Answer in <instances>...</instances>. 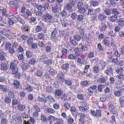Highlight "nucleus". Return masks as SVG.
Returning <instances> with one entry per match:
<instances>
[{
    "label": "nucleus",
    "instance_id": "1",
    "mask_svg": "<svg viewBox=\"0 0 124 124\" xmlns=\"http://www.w3.org/2000/svg\"><path fill=\"white\" fill-rule=\"evenodd\" d=\"M77 2L76 0H70L68 4H66L65 8L70 12H72L73 7Z\"/></svg>",
    "mask_w": 124,
    "mask_h": 124
},
{
    "label": "nucleus",
    "instance_id": "2",
    "mask_svg": "<svg viewBox=\"0 0 124 124\" xmlns=\"http://www.w3.org/2000/svg\"><path fill=\"white\" fill-rule=\"evenodd\" d=\"M53 18V16L50 13L45 12L43 16V19L45 22L50 23L52 22V20Z\"/></svg>",
    "mask_w": 124,
    "mask_h": 124
},
{
    "label": "nucleus",
    "instance_id": "3",
    "mask_svg": "<svg viewBox=\"0 0 124 124\" xmlns=\"http://www.w3.org/2000/svg\"><path fill=\"white\" fill-rule=\"evenodd\" d=\"M58 31V28H55L52 31L51 35V38L52 40H55L56 41H57L58 37L59 36Z\"/></svg>",
    "mask_w": 124,
    "mask_h": 124
},
{
    "label": "nucleus",
    "instance_id": "4",
    "mask_svg": "<svg viewBox=\"0 0 124 124\" xmlns=\"http://www.w3.org/2000/svg\"><path fill=\"white\" fill-rule=\"evenodd\" d=\"M9 82L13 85L15 89H17L19 88L20 85V83L19 81L16 79L13 78H10L8 80Z\"/></svg>",
    "mask_w": 124,
    "mask_h": 124
},
{
    "label": "nucleus",
    "instance_id": "5",
    "mask_svg": "<svg viewBox=\"0 0 124 124\" xmlns=\"http://www.w3.org/2000/svg\"><path fill=\"white\" fill-rule=\"evenodd\" d=\"M18 63V61L15 60H14L12 62H11L10 64V70L12 71V72H15L18 70L17 66Z\"/></svg>",
    "mask_w": 124,
    "mask_h": 124
},
{
    "label": "nucleus",
    "instance_id": "6",
    "mask_svg": "<svg viewBox=\"0 0 124 124\" xmlns=\"http://www.w3.org/2000/svg\"><path fill=\"white\" fill-rule=\"evenodd\" d=\"M97 88V86L95 85L90 86L88 89V92L87 93V95L89 96H92L94 93L97 91L96 89Z\"/></svg>",
    "mask_w": 124,
    "mask_h": 124
},
{
    "label": "nucleus",
    "instance_id": "7",
    "mask_svg": "<svg viewBox=\"0 0 124 124\" xmlns=\"http://www.w3.org/2000/svg\"><path fill=\"white\" fill-rule=\"evenodd\" d=\"M90 113L93 116L98 117H101L102 116L101 110L97 109L95 111L91 110Z\"/></svg>",
    "mask_w": 124,
    "mask_h": 124
},
{
    "label": "nucleus",
    "instance_id": "8",
    "mask_svg": "<svg viewBox=\"0 0 124 124\" xmlns=\"http://www.w3.org/2000/svg\"><path fill=\"white\" fill-rule=\"evenodd\" d=\"M113 70L111 65H108L107 67L106 70L104 71V73L107 75H110L113 74Z\"/></svg>",
    "mask_w": 124,
    "mask_h": 124
},
{
    "label": "nucleus",
    "instance_id": "9",
    "mask_svg": "<svg viewBox=\"0 0 124 124\" xmlns=\"http://www.w3.org/2000/svg\"><path fill=\"white\" fill-rule=\"evenodd\" d=\"M12 118L13 120L15 121L16 124H21L23 122V120L21 117L16 115H13Z\"/></svg>",
    "mask_w": 124,
    "mask_h": 124
},
{
    "label": "nucleus",
    "instance_id": "10",
    "mask_svg": "<svg viewBox=\"0 0 124 124\" xmlns=\"http://www.w3.org/2000/svg\"><path fill=\"white\" fill-rule=\"evenodd\" d=\"M49 82H50L51 84L54 88L58 89L60 87L59 82L57 81L51 79L49 80Z\"/></svg>",
    "mask_w": 124,
    "mask_h": 124
},
{
    "label": "nucleus",
    "instance_id": "11",
    "mask_svg": "<svg viewBox=\"0 0 124 124\" xmlns=\"http://www.w3.org/2000/svg\"><path fill=\"white\" fill-rule=\"evenodd\" d=\"M89 6L88 5H85L80 8H79L78 12L80 13L84 14L86 12Z\"/></svg>",
    "mask_w": 124,
    "mask_h": 124
},
{
    "label": "nucleus",
    "instance_id": "12",
    "mask_svg": "<svg viewBox=\"0 0 124 124\" xmlns=\"http://www.w3.org/2000/svg\"><path fill=\"white\" fill-rule=\"evenodd\" d=\"M87 104L86 103L84 102L82 103V105L79 107V110L83 112H85L88 110L87 107Z\"/></svg>",
    "mask_w": 124,
    "mask_h": 124
},
{
    "label": "nucleus",
    "instance_id": "13",
    "mask_svg": "<svg viewBox=\"0 0 124 124\" xmlns=\"http://www.w3.org/2000/svg\"><path fill=\"white\" fill-rule=\"evenodd\" d=\"M21 116L22 117L24 122L30 123H29V119L30 117L29 116L26 114L25 113H23L21 114Z\"/></svg>",
    "mask_w": 124,
    "mask_h": 124
},
{
    "label": "nucleus",
    "instance_id": "14",
    "mask_svg": "<svg viewBox=\"0 0 124 124\" xmlns=\"http://www.w3.org/2000/svg\"><path fill=\"white\" fill-rule=\"evenodd\" d=\"M13 76L15 78L20 79L21 77V74L18 71V70L12 72Z\"/></svg>",
    "mask_w": 124,
    "mask_h": 124
},
{
    "label": "nucleus",
    "instance_id": "15",
    "mask_svg": "<svg viewBox=\"0 0 124 124\" xmlns=\"http://www.w3.org/2000/svg\"><path fill=\"white\" fill-rule=\"evenodd\" d=\"M7 55V53L1 50H0V59L2 61L5 60L6 58L5 56Z\"/></svg>",
    "mask_w": 124,
    "mask_h": 124
},
{
    "label": "nucleus",
    "instance_id": "16",
    "mask_svg": "<svg viewBox=\"0 0 124 124\" xmlns=\"http://www.w3.org/2000/svg\"><path fill=\"white\" fill-rule=\"evenodd\" d=\"M21 29L22 31L24 32H29L30 31L29 27L26 25H23L21 27Z\"/></svg>",
    "mask_w": 124,
    "mask_h": 124
},
{
    "label": "nucleus",
    "instance_id": "17",
    "mask_svg": "<svg viewBox=\"0 0 124 124\" xmlns=\"http://www.w3.org/2000/svg\"><path fill=\"white\" fill-rule=\"evenodd\" d=\"M55 118L54 116L50 115L47 117V122H49V124H53Z\"/></svg>",
    "mask_w": 124,
    "mask_h": 124
},
{
    "label": "nucleus",
    "instance_id": "18",
    "mask_svg": "<svg viewBox=\"0 0 124 124\" xmlns=\"http://www.w3.org/2000/svg\"><path fill=\"white\" fill-rule=\"evenodd\" d=\"M79 46H81L80 49L81 51L83 52L84 53L85 51H86L88 50V46L86 45L84 46L81 43L79 44Z\"/></svg>",
    "mask_w": 124,
    "mask_h": 124
},
{
    "label": "nucleus",
    "instance_id": "19",
    "mask_svg": "<svg viewBox=\"0 0 124 124\" xmlns=\"http://www.w3.org/2000/svg\"><path fill=\"white\" fill-rule=\"evenodd\" d=\"M63 92L61 89H57L55 91L54 93L55 95L59 97H60L63 94Z\"/></svg>",
    "mask_w": 124,
    "mask_h": 124
},
{
    "label": "nucleus",
    "instance_id": "20",
    "mask_svg": "<svg viewBox=\"0 0 124 124\" xmlns=\"http://www.w3.org/2000/svg\"><path fill=\"white\" fill-rule=\"evenodd\" d=\"M0 66L1 69L3 70H6L8 67V62L6 61L1 63Z\"/></svg>",
    "mask_w": 124,
    "mask_h": 124
},
{
    "label": "nucleus",
    "instance_id": "21",
    "mask_svg": "<svg viewBox=\"0 0 124 124\" xmlns=\"http://www.w3.org/2000/svg\"><path fill=\"white\" fill-rule=\"evenodd\" d=\"M107 81V79L105 77H102L99 78L97 80L98 82L101 84L106 83Z\"/></svg>",
    "mask_w": 124,
    "mask_h": 124
},
{
    "label": "nucleus",
    "instance_id": "22",
    "mask_svg": "<svg viewBox=\"0 0 124 124\" xmlns=\"http://www.w3.org/2000/svg\"><path fill=\"white\" fill-rule=\"evenodd\" d=\"M98 20L101 21L105 20L107 18L106 16L102 14H99L98 16Z\"/></svg>",
    "mask_w": 124,
    "mask_h": 124
},
{
    "label": "nucleus",
    "instance_id": "23",
    "mask_svg": "<svg viewBox=\"0 0 124 124\" xmlns=\"http://www.w3.org/2000/svg\"><path fill=\"white\" fill-rule=\"evenodd\" d=\"M26 55L27 59H30L33 56V52L31 50H27L26 52Z\"/></svg>",
    "mask_w": 124,
    "mask_h": 124
},
{
    "label": "nucleus",
    "instance_id": "24",
    "mask_svg": "<svg viewBox=\"0 0 124 124\" xmlns=\"http://www.w3.org/2000/svg\"><path fill=\"white\" fill-rule=\"evenodd\" d=\"M43 72L41 70H38L35 73V75L38 77L41 78L43 76Z\"/></svg>",
    "mask_w": 124,
    "mask_h": 124
},
{
    "label": "nucleus",
    "instance_id": "25",
    "mask_svg": "<svg viewBox=\"0 0 124 124\" xmlns=\"http://www.w3.org/2000/svg\"><path fill=\"white\" fill-rule=\"evenodd\" d=\"M45 33L44 32H41L38 34L37 37L39 39L42 40H45Z\"/></svg>",
    "mask_w": 124,
    "mask_h": 124
},
{
    "label": "nucleus",
    "instance_id": "26",
    "mask_svg": "<svg viewBox=\"0 0 124 124\" xmlns=\"http://www.w3.org/2000/svg\"><path fill=\"white\" fill-rule=\"evenodd\" d=\"M60 20L62 25L64 28H66L67 26L69 25V24L68 23L67 21L65 19H63L62 20Z\"/></svg>",
    "mask_w": 124,
    "mask_h": 124
},
{
    "label": "nucleus",
    "instance_id": "27",
    "mask_svg": "<svg viewBox=\"0 0 124 124\" xmlns=\"http://www.w3.org/2000/svg\"><path fill=\"white\" fill-rule=\"evenodd\" d=\"M37 99L39 102L42 103H45L47 101L46 97H40V96H39Z\"/></svg>",
    "mask_w": 124,
    "mask_h": 124
},
{
    "label": "nucleus",
    "instance_id": "28",
    "mask_svg": "<svg viewBox=\"0 0 124 124\" xmlns=\"http://www.w3.org/2000/svg\"><path fill=\"white\" fill-rule=\"evenodd\" d=\"M33 39L32 37H28L26 41L27 44L28 46H31L33 41Z\"/></svg>",
    "mask_w": 124,
    "mask_h": 124
},
{
    "label": "nucleus",
    "instance_id": "29",
    "mask_svg": "<svg viewBox=\"0 0 124 124\" xmlns=\"http://www.w3.org/2000/svg\"><path fill=\"white\" fill-rule=\"evenodd\" d=\"M44 64L48 65H50L52 63L53 61L51 59H48L46 60H44L43 61Z\"/></svg>",
    "mask_w": 124,
    "mask_h": 124
},
{
    "label": "nucleus",
    "instance_id": "30",
    "mask_svg": "<svg viewBox=\"0 0 124 124\" xmlns=\"http://www.w3.org/2000/svg\"><path fill=\"white\" fill-rule=\"evenodd\" d=\"M90 2L91 5L93 7L97 6L99 4L98 1L95 0H91Z\"/></svg>",
    "mask_w": 124,
    "mask_h": 124
},
{
    "label": "nucleus",
    "instance_id": "31",
    "mask_svg": "<svg viewBox=\"0 0 124 124\" xmlns=\"http://www.w3.org/2000/svg\"><path fill=\"white\" fill-rule=\"evenodd\" d=\"M1 12L2 13V16H5L6 17L9 16L7 10L5 8H3L2 9Z\"/></svg>",
    "mask_w": 124,
    "mask_h": 124
},
{
    "label": "nucleus",
    "instance_id": "32",
    "mask_svg": "<svg viewBox=\"0 0 124 124\" xmlns=\"http://www.w3.org/2000/svg\"><path fill=\"white\" fill-rule=\"evenodd\" d=\"M107 26L105 23H102L101 26L100 27V31L102 32H103L107 28Z\"/></svg>",
    "mask_w": 124,
    "mask_h": 124
},
{
    "label": "nucleus",
    "instance_id": "33",
    "mask_svg": "<svg viewBox=\"0 0 124 124\" xmlns=\"http://www.w3.org/2000/svg\"><path fill=\"white\" fill-rule=\"evenodd\" d=\"M40 120L42 122L46 123L47 122V117L46 116L42 114L41 115Z\"/></svg>",
    "mask_w": 124,
    "mask_h": 124
},
{
    "label": "nucleus",
    "instance_id": "34",
    "mask_svg": "<svg viewBox=\"0 0 124 124\" xmlns=\"http://www.w3.org/2000/svg\"><path fill=\"white\" fill-rule=\"evenodd\" d=\"M22 68L23 71L27 70L30 68V66L28 63H24L21 66Z\"/></svg>",
    "mask_w": 124,
    "mask_h": 124
},
{
    "label": "nucleus",
    "instance_id": "35",
    "mask_svg": "<svg viewBox=\"0 0 124 124\" xmlns=\"http://www.w3.org/2000/svg\"><path fill=\"white\" fill-rule=\"evenodd\" d=\"M5 102L7 104H10L11 103V99L8 96H6L4 99Z\"/></svg>",
    "mask_w": 124,
    "mask_h": 124
},
{
    "label": "nucleus",
    "instance_id": "36",
    "mask_svg": "<svg viewBox=\"0 0 124 124\" xmlns=\"http://www.w3.org/2000/svg\"><path fill=\"white\" fill-rule=\"evenodd\" d=\"M117 89H118L117 88ZM117 90H116V89H115L114 91V94L116 96L119 97L122 95V93L120 91V90L117 89Z\"/></svg>",
    "mask_w": 124,
    "mask_h": 124
},
{
    "label": "nucleus",
    "instance_id": "37",
    "mask_svg": "<svg viewBox=\"0 0 124 124\" xmlns=\"http://www.w3.org/2000/svg\"><path fill=\"white\" fill-rule=\"evenodd\" d=\"M59 13L54 14V20H55L57 22L59 19H61V16H60Z\"/></svg>",
    "mask_w": 124,
    "mask_h": 124
},
{
    "label": "nucleus",
    "instance_id": "38",
    "mask_svg": "<svg viewBox=\"0 0 124 124\" xmlns=\"http://www.w3.org/2000/svg\"><path fill=\"white\" fill-rule=\"evenodd\" d=\"M67 118V121L68 123V124H72L74 121V119L70 116H68Z\"/></svg>",
    "mask_w": 124,
    "mask_h": 124
},
{
    "label": "nucleus",
    "instance_id": "39",
    "mask_svg": "<svg viewBox=\"0 0 124 124\" xmlns=\"http://www.w3.org/2000/svg\"><path fill=\"white\" fill-rule=\"evenodd\" d=\"M45 111L47 113L49 114H53L54 112V111L53 109L50 108H48L46 109Z\"/></svg>",
    "mask_w": 124,
    "mask_h": 124
},
{
    "label": "nucleus",
    "instance_id": "40",
    "mask_svg": "<svg viewBox=\"0 0 124 124\" xmlns=\"http://www.w3.org/2000/svg\"><path fill=\"white\" fill-rule=\"evenodd\" d=\"M45 4H44L43 7L41 5H38L37 4H35V8L37 9L38 11H41L42 10L43 8H45Z\"/></svg>",
    "mask_w": 124,
    "mask_h": 124
},
{
    "label": "nucleus",
    "instance_id": "41",
    "mask_svg": "<svg viewBox=\"0 0 124 124\" xmlns=\"http://www.w3.org/2000/svg\"><path fill=\"white\" fill-rule=\"evenodd\" d=\"M117 19V16L116 15H113L109 18V20L111 22H115Z\"/></svg>",
    "mask_w": 124,
    "mask_h": 124
},
{
    "label": "nucleus",
    "instance_id": "42",
    "mask_svg": "<svg viewBox=\"0 0 124 124\" xmlns=\"http://www.w3.org/2000/svg\"><path fill=\"white\" fill-rule=\"evenodd\" d=\"M18 60L22 63H24L25 61L24 60V56L22 54H21L18 57Z\"/></svg>",
    "mask_w": 124,
    "mask_h": 124
},
{
    "label": "nucleus",
    "instance_id": "43",
    "mask_svg": "<svg viewBox=\"0 0 124 124\" xmlns=\"http://www.w3.org/2000/svg\"><path fill=\"white\" fill-rule=\"evenodd\" d=\"M11 44L9 42L6 41L5 45V50H8L11 47Z\"/></svg>",
    "mask_w": 124,
    "mask_h": 124
},
{
    "label": "nucleus",
    "instance_id": "44",
    "mask_svg": "<svg viewBox=\"0 0 124 124\" xmlns=\"http://www.w3.org/2000/svg\"><path fill=\"white\" fill-rule=\"evenodd\" d=\"M11 16H8V23L9 25H13V24H15V22L13 20V17L11 18Z\"/></svg>",
    "mask_w": 124,
    "mask_h": 124
},
{
    "label": "nucleus",
    "instance_id": "45",
    "mask_svg": "<svg viewBox=\"0 0 124 124\" xmlns=\"http://www.w3.org/2000/svg\"><path fill=\"white\" fill-rule=\"evenodd\" d=\"M90 65H85L84 67V69L83 72L81 73L83 75H85V73L87 72L89 68Z\"/></svg>",
    "mask_w": 124,
    "mask_h": 124
},
{
    "label": "nucleus",
    "instance_id": "46",
    "mask_svg": "<svg viewBox=\"0 0 124 124\" xmlns=\"http://www.w3.org/2000/svg\"><path fill=\"white\" fill-rule=\"evenodd\" d=\"M84 19V16L81 14H79L78 15L76 20L80 22L83 21Z\"/></svg>",
    "mask_w": 124,
    "mask_h": 124
},
{
    "label": "nucleus",
    "instance_id": "47",
    "mask_svg": "<svg viewBox=\"0 0 124 124\" xmlns=\"http://www.w3.org/2000/svg\"><path fill=\"white\" fill-rule=\"evenodd\" d=\"M37 61L36 58H31L28 61V63L30 64L34 65L37 62Z\"/></svg>",
    "mask_w": 124,
    "mask_h": 124
},
{
    "label": "nucleus",
    "instance_id": "48",
    "mask_svg": "<svg viewBox=\"0 0 124 124\" xmlns=\"http://www.w3.org/2000/svg\"><path fill=\"white\" fill-rule=\"evenodd\" d=\"M46 99L51 103H54L55 102V100L54 98L50 95H47L46 97Z\"/></svg>",
    "mask_w": 124,
    "mask_h": 124
},
{
    "label": "nucleus",
    "instance_id": "49",
    "mask_svg": "<svg viewBox=\"0 0 124 124\" xmlns=\"http://www.w3.org/2000/svg\"><path fill=\"white\" fill-rule=\"evenodd\" d=\"M118 25L121 27H124V20L120 19L118 21Z\"/></svg>",
    "mask_w": 124,
    "mask_h": 124
},
{
    "label": "nucleus",
    "instance_id": "50",
    "mask_svg": "<svg viewBox=\"0 0 124 124\" xmlns=\"http://www.w3.org/2000/svg\"><path fill=\"white\" fill-rule=\"evenodd\" d=\"M111 14L114 15H118L119 14L118 10L114 8L111 10Z\"/></svg>",
    "mask_w": 124,
    "mask_h": 124
},
{
    "label": "nucleus",
    "instance_id": "51",
    "mask_svg": "<svg viewBox=\"0 0 124 124\" xmlns=\"http://www.w3.org/2000/svg\"><path fill=\"white\" fill-rule=\"evenodd\" d=\"M52 10L54 14L59 13L58 8L56 6L52 7Z\"/></svg>",
    "mask_w": 124,
    "mask_h": 124
},
{
    "label": "nucleus",
    "instance_id": "52",
    "mask_svg": "<svg viewBox=\"0 0 124 124\" xmlns=\"http://www.w3.org/2000/svg\"><path fill=\"white\" fill-rule=\"evenodd\" d=\"M17 107L18 109L21 111H23L25 108V106L24 105L21 104H19Z\"/></svg>",
    "mask_w": 124,
    "mask_h": 124
},
{
    "label": "nucleus",
    "instance_id": "53",
    "mask_svg": "<svg viewBox=\"0 0 124 124\" xmlns=\"http://www.w3.org/2000/svg\"><path fill=\"white\" fill-rule=\"evenodd\" d=\"M25 88L29 92L32 91L33 90V87H31L28 84L26 85L25 86Z\"/></svg>",
    "mask_w": 124,
    "mask_h": 124
},
{
    "label": "nucleus",
    "instance_id": "54",
    "mask_svg": "<svg viewBox=\"0 0 124 124\" xmlns=\"http://www.w3.org/2000/svg\"><path fill=\"white\" fill-rule=\"evenodd\" d=\"M70 15V17L72 20H76L78 15L76 13L73 12Z\"/></svg>",
    "mask_w": 124,
    "mask_h": 124
},
{
    "label": "nucleus",
    "instance_id": "55",
    "mask_svg": "<svg viewBox=\"0 0 124 124\" xmlns=\"http://www.w3.org/2000/svg\"><path fill=\"white\" fill-rule=\"evenodd\" d=\"M19 102V100L16 98L13 99L12 100V105H17Z\"/></svg>",
    "mask_w": 124,
    "mask_h": 124
},
{
    "label": "nucleus",
    "instance_id": "56",
    "mask_svg": "<svg viewBox=\"0 0 124 124\" xmlns=\"http://www.w3.org/2000/svg\"><path fill=\"white\" fill-rule=\"evenodd\" d=\"M43 30V28L40 25H38L35 28V31L37 32L42 31Z\"/></svg>",
    "mask_w": 124,
    "mask_h": 124
},
{
    "label": "nucleus",
    "instance_id": "57",
    "mask_svg": "<svg viewBox=\"0 0 124 124\" xmlns=\"http://www.w3.org/2000/svg\"><path fill=\"white\" fill-rule=\"evenodd\" d=\"M8 95L9 96V97L10 98L13 99L15 98V95L14 92L11 90L9 91L8 92Z\"/></svg>",
    "mask_w": 124,
    "mask_h": 124
},
{
    "label": "nucleus",
    "instance_id": "58",
    "mask_svg": "<svg viewBox=\"0 0 124 124\" xmlns=\"http://www.w3.org/2000/svg\"><path fill=\"white\" fill-rule=\"evenodd\" d=\"M69 64L68 63H67L64 64L62 65V68L63 70H67L69 69Z\"/></svg>",
    "mask_w": 124,
    "mask_h": 124
},
{
    "label": "nucleus",
    "instance_id": "59",
    "mask_svg": "<svg viewBox=\"0 0 124 124\" xmlns=\"http://www.w3.org/2000/svg\"><path fill=\"white\" fill-rule=\"evenodd\" d=\"M75 39L77 41H79L82 39V37L78 34H76L73 36Z\"/></svg>",
    "mask_w": 124,
    "mask_h": 124
},
{
    "label": "nucleus",
    "instance_id": "60",
    "mask_svg": "<svg viewBox=\"0 0 124 124\" xmlns=\"http://www.w3.org/2000/svg\"><path fill=\"white\" fill-rule=\"evenodd\" d=\"M103 43L106 46H108L110 44V41L104 38L102 41Z\"/></svg>",
    "mask_w": 124,
    "mask_h": 124
},
{
    "label": "nucleus",
    "instance_id": "61",
    "mask_svg": "<svg viewBox=\"0 0 124 124\" xmlns=\"http://www.w3.org/2000/svg\"><path fill=\"white\" fill-rule=\"evenodd\" d=\"M69 39L70 42L73 45L75 46L78 44V43L74 39H73L70 37V38Z\"/></svg>",
    "mask_w": 124,
    "mask_h": 124
},
{
    "label": "nucleus",
    "instance_id": "62",
    "mask_svg": "<svg viewBox=\"0 0 124 124\" xmlns=\"http://www.w3.org/2000/svg\"><path fill=\"white\" fill-rule=\"evenodd\" d=\"M104 13L107 16H110L111 15V13L110 10L107 8L105 9L104 11Z\"/></svg>",
    "mask_w": 124,
    "mask_h": 124
},
{
    "label": "nucleus",
    "instance_id": "63",
    "mask_svg": "<svg viewBox=\"0 0 124 124\" xmlns=\"http://www.w3.org/2000/svg\"><path fill=\"white\" fill-rule=\"evenodd\" d=\"M93 71L94 72L96 73H98L100 71L99 67L97 65H95L93 68Z\"/></svg>",
    "mask_w": 124,
    "mask_h": 124
},
{
    "label": "nucleus",
    "instance_id": "64",
    "mask_svg": "<svg viewBox=\"0 0 124 124\" xmlns=\"http://www.w3.org/2000/svg\"><path fill=\"white\" fill-rule=\"evenodd\" d=\"M60 15L62 17H66L67 15V12L64 10L62 11L60 13Z\"/></svg>",
    "mask_w": 124,
    "mask_h": 124
}]
</instances>
